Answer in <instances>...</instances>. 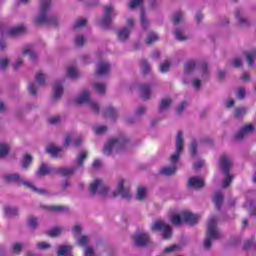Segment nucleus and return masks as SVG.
Here are the masks:
<instances>
[{"label": "nucleus", "instance_id": "ea45409f", "mask_svg": "<svg viewBox=\"0 0 256 256\" xmlns=\"http://www.w3.org/2000/svg\"><path fill=\"white\" fill-rule=\"evenodd\" d=\"M90 240H89V236L87 235H81L79 237L76 238V245H78V247H87V245H89Z\"/></svg>", "mask_w": 256, "mask_h": 256}, {"label": "nucleus", "instance_id": "b1692460", "mask_svg": "<svg viewBox=\"0 0 256 256\" xmlns=\"http://www.w3.org/2000/svg\"><path fill=\"white\" fill-rule=\"evenodd\" d=\"M43 209L51 213H69V207L63 205L43 206Z\"/></svg>", "mask_w": 256, "mask_h": 256}, {"label": "nucleus", "instance_id": "864d4df0", "mask_svg": "<svg viewBox=\"0 0 256 256\" xmlns=\"http://www.w3.org/2000/svg\"><path fill=\"white\" fill-rule=\"evenodd\" d=\"M155 41H159V36L157 35V33L151 32L146 39V43L147 45H153Z\"/></svg>", "mask_w": 256, "mask_h": 256}, {"label": "nucleus", "instance_id": "052dcab7", "mask_svg": "<svg viewBox=\"0 0 256 256\" xmlns=\"http://www.w3.org/2000/svg\"><path fill=\"white\" fill-rule=\"evenodd\" d=\"M169 69H171V62L166 61L160 64L161 73H168Z\"/></svg>", "mask_w": 256, "mask_h": 256}, {"label": "nucleus", "instance_id": "58836bf2", "mask_svg": "<svg viewBox=\"0 0 256 256\" xmlns=\"http://www.w3.org/2000/svg\"><path fill=\"white\" fill-rule=\"evenodd\" d=\"M25 247V245L21 242H15L12 244L11 246V252L14 255H21V253H23V248Z\"/></svg>", "mask_w": 256, "mask_h": 256}, {"label": "nucleus", "instance_id": "4d7b16f0", "mask_svg": "<svg viewBox=\"0 0 256 256\" xmlns=\"http://www.w3.org/2000/svg\"><path fill=\"white\" fill-rule=\"evenodd\" d=\"M254 243H255V236H252L250 239L244 242L243 251H249V249L253 247Z\"/></svg>", "mask_w": 256, "mask_h": 256}, {"label": "nucleus", "instance_id": "774afa93", "mask_svg": "<svg viewBox=\"0 0 256 256\" xmlns=\"http://www.w3.org/2000/svg\"><path fill=\"white\" fill-rule=\"evenodd\" d=\"M108 130L107 126H99L95 128V135H105V132Z\"/></svg>", "mask_w": 256, "mask_h": 256}, {"label": "nucleus", "instance_id": "aec40b11", "mask_svg": "<svg viewBox=\"0 0 256 256\" xmlns=\"http://www.w3.org/2000/svg\"><path fill=\"white\" fill-rule=\"evenodd\" d=\"M103 116L110 119V121H113V123H115V121H117V118L119 117V113L117 112V108L113 106H108L104 108Z\"/></svg>", "mask_w": 256, "mask_h": 256}, {"label": "nucleus", "instance_id": "c9c22d12", "mask_svg": "<svg viewBox=\"0 0 256 256\" xmlns=\"http://www.w3.org/2000/svg\"><path fill=\"white\" fill-rule=\"evenodd\" d=\"M65 230V228L60 227V226H56L54 228H51L50 230H47L45 233L48 237H59V235H61V233H63V231Z\"/></svg>", "mask_w": 256, "mask_h": 256}, {"label": "nucleus", "instance_id": "de8ad7c7", "mask_svg": "<svg viewBox=\"0 0 256 256\" xmlns=\"http://www.w3.org/2000/svg\"><path fill=\"white\" fill-rule=\"evenodd\" d=\"M223 175H225V178L222 182V187H223V189H227V187H229V185H231V183H233V175H231L230 172L223 173Z\"/></svg>", "mask_w": 256, "mask_h": 256}, {"label": "nucleus", "instance_id": "69168bd1", "mask_svg": "<svg viewBox=\"0 0 256 256\" xmlns=\"http://www.w3.org/2000/svg\"><path fill=\"white\" fill-rule=\"evenodd\" d=\"M7 67H9V58H2L0 60V70L7 71Z\"/></svg>", "mask_w": 256, "mask_h": 256}, {"label": "nucleus", "instance_id": "7c9ffc66", "mask_svg": "<svg viewBox=\"0 0 256 256\" xmlns=\"http://www.w3.org/2000/svg\"><path fill=\"white\" fill-rule=\"evenodd\" d=\"M198 147V142L195 139H193L189 144V153L192 159H197V155H199Z\"/></svg>", "mask_w": 256, "mask_h": 256}, {"label": "nucleus", "instance_id": "4468645a", "mask_svg": "<svg viewBox=\"0 0 256 256\" xmlns=\"http://www.w3.org/2000/svg\"><path fill=\"white\" fill-rule=\"evenodd\" d=\"M76 171L77 166L59 167L56 168L55 175H60V177H65L66 179H69V177H73V175H75Z\"/></svg>", "mask_w": 256, "mask_h": 256}, {"label": "nucleus", "instance_id": "0eeeda50", "mask_svg": "<svg viewBox=\"0 0 256 256\" xmlns=\"http://www.w3.org/2000/svg\"><path fill=\"white\" fill-rule=\"evenodd\" d=\"M150 229L152 233L162 232L161 237L165 241H169L173 237V229L161 219L154 221Z\"/></svg>", "mask_w": 256, "mask_h": 256}, {"label": "nucleus", "instance_id": "6e6d98bb", "mask_svg": "<svg viewBox=\"0 0 256 256\" xmlns=\"http://www.w3.org/2000/svg\"><path fill=\"white\" fill-rule=\"evenodd\" d=\"M183 218H181V216H179V214H174L171 217V223L172 225H175L176 227H179V225H181V223H183Z\"/></svg>", "mask_w": 256, "mask_h": 256}, {"label": "nucleus", "instance_id": "423d86ee", "mask_svg": "<svg viewBox=\"0 0 256 256\" xmlns=\"http://www.w3.org/2000/svg\"><path fill=\"white\" fill-rule=\"evenodd\" d=\"M103 9L104 12L102 15V19L99 21V25L105 31H110L111 25H113V19L117 17V12L111 4L104 6Z\"/></svg>", "mask_w": 256, "mask_h": 256}, {"label": "nucleus", "instance_id": "c03bdc74", "mask_svg": "<svg viewBox=\"0 0 256 256\" xmlns=\"http://www.w3.org/2000/svg\"><path fill=\"white\" fill-rule=\"evenodd\" d=\"M247 115V108L246 107H237L234 110V116L236 119H243Z\"/></svg>", "mask_w": 256, "mask_h": 256}, {"label": "nucleus", "instance_id": "f704fd0d", "mask_svg": "<svg viewBox=\"0 0 256 256\" xmlns=\"http://www.w3.org/2000/svg\"><path fill=\"white\" fill-rule=\"evenodd\" d=\"M4 215L6 217H18L19 208L13 206H4Z\"/></svg>", "mask_w": 256, "mask_h": 256}, {"label": "nucleus", "instance_id": "13d9d810", "mask_svg": "<svg viewBox=\"0 0 256 256\" xmlns=\"http://www.w3.org/2000/svg\"><path fill=\"white\" fill-rule=\"evenodd\" d=\"M84 256H97V253L95 252V248L93 246H85Z\"/></svg>", "mask_w": 256, "mask_h": 256}, {"label": "nucleus", "instance_id": "c756f323", "mask_svg": "<svg viewBox=\"0 0 256 256\" xmlns=\"http://www.w3.org/2000/svg\"><path fill=\"white\" fill-rule=\"evenodd\" d=\"M140 91L142 93V99L144 101H149V99H151V86L149 84L141 85Z\"/></svg>", "mask_w": 256, "mask_h": 256}, {"label": "nucleus", "instance_id": "ddd939ff", "mask_svg": "<svg viewBox=\"0 0 256 256\" xmlns=\"http://www.w3.org/2000/svg\"><path fill=\"white\" fill-rule=\"evenodd\" d=\"M219 167L222 173H231L233 167V160L227 154L221 155L219 158Z\"/></svg>", "mask_w": 256, "mask_h": 256}, {"label": "nucleus", "instance_id": "20e7f679", "mask_svg": "<svg viewBox=\"0 0 256 256\" xmlns=\"http://www.w3.org/2000/svg\"><path fill=\"white\" fill-rule=\"evenodd\" d=\"M4 179L5 181H7V183H16L18 185H24L28 189H31V191H33L34 193H38V195H49V191H47V189L38 188L35 185H33V183L25 181L23 177H21V175H19L18 173L5 175Z\"/></svg>", "mask_w": 256, "mask_h": 256}, {"label": "nucleus", "instance_id": "49530a36", "mask_svg": "<svg viewBox=\"0 0 256 256\" xmlns=\"http://www.w3.org/2000/svg\"><path fill=\"white\" fill-rule=\"evenodd\" d=\"M196 67H197V64L195 62H187L184 65V74L191 75V73H193V71H195Z\"/></svg>", "mask_w": 256, "mask_h": 256}, {"label": "nucleus", "instance_id": "680f3d73", "mask_svg": "<svg viewBox=\"0 0 256 256\" xmlns=\"http://www.w3.org/2000/svg\"><path fill=\"white\" fill-rule=\"evenodd\" d=\"M37 249H39L40 251H45L47 249H51V244L47 243V242H38L36 244Z\"/></svg>", "mask_w": 256, "mask_h": 256}, {"label": "nucleus", "instance_id": "5fc2aeb1", "mask_svg": "<svg viewBox=\"0 0 256 256\" xmlns=\"http://www.w3.org/2000/svg\"><path fill=\"white\" fill-rule=\"evenodd\" d=\"M202 79H209V64L207 62L202 63Z\"/></svg>", "mask_w": 256, "mask_h": 256}, {"label": "nucleus", "instance_id": "603ef678", "mask_svg": "<svg viewBox=\"0 0 256 256\" xmlns=\"http://www.w3.org/2000/svg\"><path fill=\"white\" fill-rule=\"evenodd\" d=\"M47 80V76H45V74L43 73H38L36 75V82L38 85H40V87H45L46 83L45 81Z\"/></svg>", "mask_w": 256, "mask_h": 256}, {"label": "nucleus", "instance_id": "9d476101", "mask_svg": "<svg viewBox=\"0 0 256 256\" xmlns=\"http://www.w3.org/2000/svg\"><path fill=\"white\" fill-rule=\"evenodd\" d=\"M135 247L145 248L149 247V241H151V236H149V233L145 231L137 230L133 237Z\"/></svg>", "mask_w": 256, "mask_h": 256}, {"label": "nucleus", "instance_id": "7ed1b4c3", "mask_svg": "<svg viewBox=\"0 0 256 256\" xmlns=\"http://www.w3.org/2000/svg\"><path fill=\"white\" fill-rule=\"evenodd\" d=\"M129 143H131V139L125 135L112 138L104 145L102 153L103 155H106V157H110V155H113V151L119 153V151H123Z\"/></svg>", "mask_w": 256, "mask_h": 256}, {"label": "nucleus", "instance_id": "a19ab883", "mask_svg": "<svg viewBox=\"0 0 256 256\" xmlns=\"http://www.w3.org/2000/svg\"><path fill=\"white\" fill-rule=\"evenodd\" d=\"M93 89L98 93V95H105L107 85L105 83L96 82L93 85Z\"/></svg>", "mask_w": 256, "mask_h": 256}, {"label": "nucleus", "instance_id": "72a5a7b5", "mask_svg": "<svg viewBox=\"0 0 256 256\" xmlns=\"http://www.w3.org/2000/svg\"><path fill=\"white\" fill-rule=\"evenodd\" d=\"M223 193L221 191H218L214 194V204L217 209V211H221V207H223Z\"/></svg>", "mask_w": 256, "mask_h": 256}, {"label": "nucleus", "instance_id": "f3484780", "mask_svg": "<svg viewBox=\"0 0 256 256\" xmlns=\"http://www.w3.org/2000/svg\"><path fill=\"white\" fill-rule=\"evenodd\" d=\"M235 18L237 20L238 27H241L242 29L251 27V21H249L247 17H245V16H243V14H241V10H239V9L235 10Z\"/></svg>", "mask_w": 256, "mask_h": 256}, {"label": "nucleus", "instance_id": "6e6552de", "mask_svg": "<svg viewBox=\"0 0 256 256\" xmlns=\"http://www.w3.org/2000/svg\"><path fill=\"white\" fill-rule=\"evenodd\" d=\"M78 105H83V103H87L89 107L93 110L96 115H99L100 107L97 102L91 100V92L89 90H83V92L75 99Z\"/></svg>", "mask_w": 256, "mask_h": 256}, {"label": "nucleus", "instance_id": "bb28decb", "mask_svg": "<svg viewBox=\"0 0 256 256\" xmlns=\"http://www.w3.org/2000/svg\"><path fill=\"white\" fill-rule=\"evenodd\" d=\"M173 35L175 36L176 41H187V39H189L185 36V28L183 27H175Z\"/></svg>", "mask_w": 256, "mask_h": 256}, {"label": "nucleus", "instance_id": "e433bc0d", "mask_svg": "<svg viewBox=\"0 0 256 256\" xmlns=\"http://www.w3.org/2000/svg\"><path fill=\"white\" fill-rule=\"evenodd\" d=\"M140 23H141V27H142V29H144V31H147V29H149V18H147L144 8H142L140 10Z\"/></svg>", "mask_w": 256, "mask_h": 256}, {"label": "nucleus", "instance_id": "a211bd4d", "mask_svg": "<svg viewBox=\"0 0 256 256\" xmlns=\"http://www.w3.org/2000/svg\"><path fill=\"white\" fill-rule=\"evenodd\" d=\"M46 153H48V155H51V157L53 159H59L61 157H63V147H56L55 145H48L45 148Z\"/></svg>", "mask_w": 256, "mask_h": 256}, {"label": "nucleus", "instance_id": "1a4fd4ad", "mask_svg": "<svg viewBox=\"0 0 256 256\" xmlns=\"http://www.w3.org/2000/svg\"><path fill=\"white\" fill-rule=\"evenodd\" d=\"M183 132L178 131L176 135V150L174 154L170 156V163L172 166L177 167V163H179V160L181 159V153H183Z\"/></svg>", "mask_w": 256, "mask_h": 256}, {"label": "nucleus", "instance_id": "c85d7f7f", "mask_svg": "<svg viewBox=\"0 0 256 256\" xmlns=\"http://www.w3.org/2000/svg\"><path fill=\"white\" fill-rule=\"evenodd\" d=\"M172 23L174 27H178L179 24L185 23V17L181 11L174 12L172 15Z\"/></svg>", "mask_w": 256, "mask_h": 256}, {"label": "nucleus", "instance_id": "2f4dec72", "mask_svg": "<svg viewBox=\"0 0 256 256\" xmlns=\"http://www.w3.org/2000/svg\"><path fill=\"white\" fill-rule=\"evenodd\" d=\"M119 41H127L129 39V35H131V28L124 27L118 30L117 32Z\"/></svg>", "mask_w": 256, "mask_h": 256}, {"label": "nucleus", "instance_id": "8fccbe9b", "mask_svg": "<svg viewBox=\"0 0 256 256\" xmlns=\"http://www.w3.org/2000/svg\"><path fill=\"white\" fill-rule=\"evenodd\" d=\"M141 69L143 75H149V73H151V65H149V62H147V60L141 61Z\"/></svg>", "mask_w": 256, "mask_h": 256}, {"label": "nucleus", "instance_id": "a878e982", "mask_svg": "<svg viewBox=\"0 0 256 256\" xmlns=\"http://www.w3.org/2000/svg\"><path fill=\"white\" fill-rule=\"evenodd\" d=\"M87 157H89V153L87 152V150L80 152L76 156L75 163H76L77 169L83 168V165H85V160L87 159Z\"/></svg>", "mask_w": 256, "mask_h": 256}, {"label": "nucleus", "instance_id": "9b49d317", "mask_svg": "<svg viewBox=\"0 0 256 256\" xmlns=\"http://www.w3.org/2000/svg\"><path fill=\"white\" fill-rule=\"evenodd\" d=\"M119 195L122 199H131V190L129 187H125V179H120L116 190L112 192L113 199H115V197H119Z\"/></svg>", "mask_w": 256, "mask_h": 256}, {"label": "nucleus", "instance_id": "f03ea898", "mask_svg": "<svg viewBox=\"0 0 256 256\" xmlns=\"http://www.w3.org/2000/svg\"><path fill=\"white\" fill-rule=\"evenodd\" d=\"M218 221L219 218H217V216L211 217L208 221L206 237L204 239L205 251H210L211 247H213L212 239H215L217 241L223 237V235H221V232H219V229L217 228Z\"/></svg>", "mask_w": 256, "mask_h": 256}, {"label": "nucleus", "instance_id": "0e129e2a", "mask_svg": "<svg viewBox=\"0 0 256 256\" xmlns=\"http://www.w3.org/2000/svg\"><path fill=\"white\" fill-rule=\"evenodd\" d=\"M246 61L248 63V67H253V65H255V54L254 53H248L246 55Z\"/></svg>", "mask_w": 256, "mask_h": 256}, {"label": "nucleus", "instance_id": "6ab92c4d", "mask_svg": "<svg viewBox=\"0 0 256 256\" xmlns=\"http://www.w3.org/2000/svg\"><path fill=\"white\" fill-rule=\"evenodd\" d=\"M111 70V64L105 61H101L96 65V75L99 77H103V75H107Z\"/></svg>", "mask_w": 256, "mask_h": 256}, {"label": "nucleus", "instance_id": "4c0bfd02", "mask_svg": "<svg viewBox=\"0 0 256 256\" xmlns=\"http://www.w3.org/2000/svg\"><path fill=\"white\" fill-rule=\"evenodd\" d=\"M160 175H165L166 177H171L177 173V166L164 167L159 171Z\"/></svg>", "mask_w": 256, "mask_h": 256}, {"label": "nucleus", "instance_id": "f8f14e48", "mask_svg": "<svg viewBox=\"0 0 256 256\" xmlns=\"http://www.w3.org/2000/svg\"><path fill=\"white\" fill-rule=\"evenodd\" d=\"M255 131V126L253 124H247L246 126L240 128L238 132L234 135V141H243L247 135H251Z\"/></svg>", "mask_w": 256, "mask_h": 256}, {"label": "nucleus", "instance_id": "cd10ccee", "mask_svg": "<svg viewBox=\"0 0 256 256\" xmlns=\"http://www.w3.org/2000/svg\"><path fill=\"white\" fill-rule=\"evenodd\" d=\"M8 33L12 37H19V35H25L27 33V28L25 26H16L11 28Z\"/></svg>", "mask_w": 256, "mask_h": 256}, {"label": "nucleus", "instance_id": "412c9836", "mask_svg": "<svg viewBox=\"0 0 256 256\" xmlns=\"http://www.w3.org/2000/svg\"><path fill=\"white\" fill-rule=\"evenodd\" d=\"M189 189H203L205 187V181L197 176L191 177L188 180Z\"/></svg>", "mask_w": 256, "mask_h": 256}, {"label": "nucleus", "instance_id": "5701e85b", "mask_svg": "<svg viewBox=\"0 0 256 256\" xmlns=\"http://www.w3.org/2000/svg\"><path fill=\"white\" fill-rule=\"evenodd\" d=\"M26 225L30 231H37L39 229V218L35 215L28 216Z\"/></svg>", "mask_w": 256, "mask_h": 256}, {"label": "nucleus", "instance_id": "338daca9", "mask_svg": "<svg viewBox=\"0 0 256 256\" xmlns=\"http://www.w3.org/2000/svg\"><path fill=\"white\" fill-rule=\"evenodd\" d=\"M75 45L77 47H83V45H85V37L83 35L76 36Z\"/></svg>", "mask_w": 256, "mask_h": 256}, {"label": "nucleus", "instance_id": "2eb2a0df", "mask_svg": "<svg viewBox=\"0 0 256 256\" xmlns=\"http://www.w3.org/2000/svg\"><path fill=\"white\" fill-rule=\"evenodd\" d=\"M182 217L184 223L190 225V227H195L199 223V215L193 214V212H182Z\"/></svg>", "mask_w": 256, "mask_h": 256}, {"label": "nucleus", "instance_id": "79ce46f5", "mask_svg": "<svg viewBox=\"0 0 256 256\" xmlns=\"http://www.w3.org/2000/svg\"><path fill=\"white\" fill-rule=\"evenodd\" d=\"M11 152V147L8 144L0 143V159H5Z\"/></svg>", "mask_w": 256, "mask_h": 256}, {"label": "nucleus", "instance_id": "f257e3e1", "mask_svg": "<svg viewBox=\"0 0 256 256\" xmlns=\"http://www.w3.org/2000/svg\"><path fill=\"white\" fill-rule=\"evenodd\" d=\"M51 1L53 0H40L41 12L34 20L37 25H43V23H46L52 27H59V16L55 14L47 15V12L51 9Z\"/></svg>", "mask_w": 256, "mask_h": 256}, {"label": "nucleus", "instance_id": "393cba45", "mask_svg": "<svg viewBox=\"0 0 256 256\" xmlns=\"http://www.w3.org/2000/svg\"><path fill=\"white\" fill-rule=\"evenodd\" d=\"M171 105H173V100L171 98H163L160 101L158 113H165V111H169L171 109Z\"/></svg>", "mask_w": 256, "mask_h": 256}, {"label": "nucleus", "instance_id": "37998d69", "mask_svg": "<svg viewBox=\"0 0 256 256\" xmlns=\"http://www.w3.org/2000/svg\"><path fill=\"white\" fill-rule=\"evenodd\" d=\"M136 199L138 201H145V199H147V190L144 187L137 188Z\"/></svg>", "mask_w": 256, "mask_h": 256}, {"label": "nucleus", "instance_id": "39448f33", "mask_svg": "<svg viewBox=\"0 0 256 256\" xmlns=\"http://www.w3.org/2000/svg\"><path fill=\"white\" fill-rule=\"evenodd\" d=\"M88 191L90 193V197L95 198L97 195L101 197V199H107V195H109V186L103 183V180L96 179L88 186Z\"/></svg>", "mask_w": 256, "mask_h": 256}, {"label": "nucleus", "instance_id": "3c124183", "mask_svg": "<svg viewBox=\"0 0 256 256\" xmlns=\"http://www.w3.org/2000/svg\"><path fill=\"white\" fill-rule=\"evenodd\" d=\"M245 209H247L248 213L250 215L256 216V204L253 202L245 203L244 204Z\"/></svg>", "mask_w": 256, "mask_h": 256}, {"label": "nucleus", "instance_id": "09e8293b", "mask_svg": "<svg viewBox=\"0 0 256 256\" xmlns=\"http://www.w3.org/2000/svg\"><path fill=\"white\" fill-rule=\"evenodd\" d=\"M31 47L33 46H26L23 50V55H28L30 59H32V61H35L37 59V53L35 51H32Z\"/></svg>", "mask_w": 256, "mask_h": 256}, {"label": "nucleus", "instance_id": "473e14b6", "mask_svg": "<svg viewBox=\"0 0 256 256\" xmlns=\"http://www.w3.org/2000/svg\"><path fill=\"white\" fill-rule=\"evenodd\" d=\"M71 251H73V246H70V245H60L58 247L56 255L57 256H67V255L71 254Z\"/></svg>", "mask_w": 256, "mask_h": 256}, {"label": "nucleus", "instance_id": "bf43d9fd", "mask_svg": "<svg viewBox=\"0 0 256 256\" xmlns=\"http://www.w3.org/2000/svg\"><path fill=\"white\" fill-rule=\"evenodd\" d=\"M181 249V246L179 244H174L172 246H169L163 250V253H175V251H179Z\"/></svg>", "mask_w": 256, "mask_h": 256}, {"label": "nucleus", "instance_id": "a18cd8bd", "mask_svg": "<svg viewBox=\"0 0 256 256\" xmlns=\"http://www.w3.org/2000/svg\"><path fill=\"white\" fill-rule=\"evenodd\" d=\"M33 163V156L30 154H25L22 160V169H29Z\"/></svg>", "mask_w": 256, "mask_h": 256}, {"label": "nucleus", "instance_id": "4be33fe9", "mask_svg": "<svg viewBox=\"0 0 256 256\" xmlns=\"http://www.w3.org/2000/svg\"><path fill=\"white\" fill-rule=\"evenodd\" d=\"M56 168L49 167L47 164L42 163L36 172L37 177H45L46 175H55Z\"/></svg>", "mask_w": 256, "mask_h": 256}, {"label": "nucleus", "instance_id": "dca6fc26", "mask_svg": "<svg viewBox=\"0 0 256 256\" xmlns=\"http://www.w3.org/2000/svg\"><path fill=\"white\" fill-rule=\"evenodd\" d=\"M63 97V81L58 80L54 83L53 86V97L52 101L54 103H57L59 99Z\"/></svg>", "mask_w": 256, "mask_h": 256}, {"label": "nucleus", "instance_id": "e2e57ef3", "mask_svg": "<svg viewBox=\"0 0 256 256\" xmlns=\"http://www.w3.org/2000/svg\"><path fill=\"white\" fill-rule=\"evenodd\" d=\"M143 3V0H131V2L128 4L129 9L131 11H134V9H137L141 4Z\"/></svg>", "mask_w": 256, "mask_h": 256}]
</instances>
